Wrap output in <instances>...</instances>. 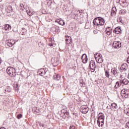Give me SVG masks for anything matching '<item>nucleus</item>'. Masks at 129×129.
<instances>
[{"instance_id":"nucleus-1","label":"nucleus","mask_w":129,"mask_h":129,"mask_svg":"<svg viewBox=\"0 0 129 129\" xmlns=\"http://www.w3.org/2000/svg\"><path fill=\"white\" fill-rule=\"evenodd\" d=\"M105 23L104 19L102 17H96L94 19L93 24L95 26H103Z\"/></svg>"},{"instance_id":"nucleus-2","label":"nucleus","mask_w":129,"mask_h":129,"mask_svg":"<svg viewBox=\"0 0 129 129\" xmlns=\"http://www.w3.org/2000/svg\"><path fill=\"white\" fill-rule=\"evenodd\" d=\"M6 72H7L8 74H9V75L12 77H15V76L17 75L16 69L12 67H8L6 70Z\"/></svg>"},{"instance_id":"nucleus-3","label":"nucleus","mask_w":129,"mask_h":129,"mask_svg":"<svg viewBox=\"0 0 129 129\" xmlns=\"http://www.w3.org/2000/svg\"><path fill=\"white\" fill-rule=\"evenodd\" d=\"M89 67L90 68L92 72H94L95 71V68H96L95 62L94 60H91Z\"/></svg>"},{"instance_id":"nucleus-4","label":"nucleus","mask_w":129,"mask_h":129,"mask_svg":"<svg viewBox=\"0 0 129 129\" xmlns=\"http://www.w3.org/2000/svg\"><path fill=\"white\" fill-rule=\"evenodd\" d=\"M89 109L88 107L85 105H83L80 107V111L82 113H84V114H86L88 112Z\"/></svg>"},{"instance_id":"nucleus-5","label":"nucleus","mask_w":129,"mask_h":129,"mask_svg":"<svg viewBox=\"0 0 129 129\" xmlns=\"http://www.w3.org/2000/svg\"><path fill=\"white\" fill-rule=\"evenodd\" d=\"M60 115L63 118H66V117L69 115V112L67 111V110L62 109L61 110V114H60Z\"/></svg>"},{"instance_id":"nucleus-6","label":"nucleus","mask_w":129,"mask_h":129,"mask_svg":"<svg viewBox=\"0 0 129 129\" xmlns=\"http://www.w3.org/2000/svg\"><path fill=\"white\" fill-rule=\"evenodd\" d=\"M112 47H113L114 49H119V48L121 47V42L120 41H114Z\"/></svg>"},{"instance_id":"nucleus-7","label":"nucleus","mask_w":129,"mask_h":129,"mask_svg":"<svg viewBox=\"0 0 129 129\" xmlns=\"http://www.w3.org/2000/svg\"><path fill=\"white\" fill-rule=\"evenodd\" d=\"M121 93L122 96H124V97L126 98L129 96V90H127V89L122 90Z\"/></svg>"},{"instance_id":"nucleus-8","label":"nucleus","mask_w":129,"mask_h":129,"mask_svg":"<svg viewBox=\"0 0 129 129\" xmlns=\"http://www.w3.org/2000/svg\"><path fill=\"white\" fill-rule=\"evenodd\" d=\"M111 72L116 78H118V76H119V72H117V70L116 68L112 69Z\"/></svg>"},{"instance_id":"nucleus-9","label":"nucleus","mask_w":129,"mask_h":129,"mask_svg":"<svg viewBox=\"0 0 129 129\" xmlns=\"http://www.w3.org/2000/svg\"><path fill=\"white\" fill-rule=\"evenodd\" d=\"M51 31L53 32V33H60V29L59 28V26H54L51 28Z\"/></svg>"},{"instance_id":"nucleus-10","label":"nucleus","mask_w":129,"mask_h":129,"mask_svg":"<svg viewBox=\"0 0 129 129\" xmlns=\"http://www.w3.org/2000/svg\"><path fill=\"white\" fill-rule=\"evenodd\" d=\"M65 37L66 38V44H68V45H69V44H71V43H72V38H71V37L68 35H66Z\"/></svg>"},{"instance_id":"nucleus-11","label":"nucleus","mask_w":129,"mask_h":129,"mask_svg":"<svg viewBox=\"0 0 129 129\" xmlns=\"http://www.w3.org/2000/svg\"><path fill=\"white\" fill-rule=\"evenodd\" d=\"M126 69H127V64L126 63H123L120 68V71L123 72L125 71Z\"/></svg>"},{"instance_id":"nucleus-12","label":"nucleus","mask_w":129,"mask_h":129,"mask_svg":"<svg viewBox=\"0 0 129 129\" xmlns=\"http://www.w3.org/2000/svg\"><path fill=\"white\" fill-rule=\"evenodd\" d=\"M82 60L83 63L85 64L86 63H87V61L88 60V58H87V56L86 54H84L82 55Z\"/></svg>"},{"instance_id":"nucleus-13","label":"nucleus","mask_w":129,"mask_h":129,"mask_svg":"<svg viewBox=\"0 0 129 129\" xmlns=\"http://www.w3.org/2000/svg\"><path fill=\"white\" fill-rule=\"evenodd\" d=\"M113 33L115 34H121V29L120 27H117L113 30Z\"/></svg>"},{"instance_id":"nucleus-14","label":"nucleus","mask_w":129,"mask_h":129,"mask_svg":"<svg viewBox=\"0 0 129 129\" xmlns=\"http://www.w3.org/2000/svg\"><path fill=\"white\" fill-rule=\"evenodd\" d=\"M106 34L109 36L111 35V33H112V28H111V27H108L106 29Z\"/></svg>"},{"instance_id":"nucleus-15","label":"nucleus","mask_w":129,"mask_h":129,"mask_svg":"<svg viewBox=\"0 0 129 129\" xmlns=\"http://www.w3.org/2000/svg\"><path fill=\"white\" fill-rule=\"evenodd\" d=\"M116 8L113 7L111 11V16L112 17H113L114 16H116Z\"/></svg>"},{"instance_id":"nucleus-16","label":"nucleus","mask_w":129,"mask_h":129,"mask_svg":"<svg viewBox=\"0 0 129 129\" xmlns=\"http://www.w3.org/2000/svg\"><path fill=\"white\" fill-rule=\"evenodd\" d=\"M96 61L97 63H102L103 62V58H102V56H101L100 57H95Z\"/></svg>"},{"instance_id":"nucleus-17","label":"nucleus","mask_w":129,"mask_h":129,"mask_svg":"<svg viewBox=\"0 0 129 129\" xmlns=\"http://www.w3.org/2000/svg\"><path fill=\"white\" fill-rule=\"evenodd\" d=\"M4 29L5 31H10L11 30L12 27L9 24H6L4 26Z\"/></svg>"},{"instance_id":"nucleus-18","label":"nucleus","mask_w":129,"mask_h":129,"mask_svg":"<svg viewBox=\"0 0 129 129\" xmlns=\"http://www.w3.org/2000/svg\"><path fill=\"white\" fill-rule=\"evenodd\" d=\"M39 72H40L39 73V75H40L41 76H43V75H45V74H46V72H45V70L43 69H40Z\"/></svg>"},{"instance_id":"nucleus-19","label":"nucleus","mask_w":129,"mask_h":129,"mask_svg":"<svg viewBox=\"0 0 129 129\" xmlns=\"http://www.w3.org/2000/svg\"><path fill=\"white\" fill-rule=\"evenodd\" d=\"M100 121L101 122H102V121H104V118H98V119H97L98 125H100Z\"/></svg>"},{"instance_id":"nucleus-20","label":"nucleus","mask_w":129,"mask_h":129,"mask_svg":"<svg viewBox=\"0 0 129 129\" xmlns=\"http://www.w3.org/2000/svg\"><path fill=\"white\" fill-rule=\"evenodd\" d=\"M32 111L33 113H39L40 110H39L37 107H34L32 108Z\"/></svg>"},{"instance_id":"nucleus-21","label":"nucleus","mask_w":129,"mask_h":129,"mask_svg":"<svg viewBox=\"0 0 129 129\" xmlns=\"http://www.w3.org/2000/svg\"><path fill=\"white\" fill-rule=\"evenodd\" d=\"M12 11H13V7H12V6H9L7 7L8 13H12Z\"/></svg>"},{"instance_id":"nucleus-22","label":"nucleus","mask_w":129,"mask_h":129,"mask_svg":"<svg viewBox=\"0 0 129 129\" xmlns=\"http://www.w3.org/2000/svg\"><path fill=\"white\" fill-rule=\"evenodd\" d=\"M57 23L59 25H61V26H64V25H65V22H64L63 20H57Z\"/></svg>"},{"instance_id":"nucleus-23","label":"nucleus","mask_w":129,"mask_h":129,"mask_svg":"<svg viewBox=\"0 0 129 129\" xmlns=\"http://www.w3.org/2000/svg\"><path fill=\"white\" fill-rule=\"evenodd\" d=\"M126 14V11L125 10H121L119 12V15H125Z\"/></svg>"},{"instance_id":"nucleus-24","label":"nucleus","mask_w":129,"mask_h":129,"mask_svg":"<svg viewBox=\"0 0 129 129\" xmlns=\"http://www.w3.org/2000/svg\"><path fill=\"white\" fill-rule=\"evenodd\" d=\"M122 82L124 85H127V84H128L129 81L127 80L126 79H124L123 80H122Z\"/></svg>"},{"instance_id":"nucleus-25","label":"nucleus","mask_w":129,"mask_h":129,"mask_svg":"<svg viewBox=\"0 0 129 129\" xmlns=\"http://www.w3.org/2000/svg\"><path fill=\"white\" fill-rule=\"evenodd\" d=\"M111 107L112 108H115V109H116L117 108V104L115 103H113L111 104Z\"/></svg>"},{"instance_id":"nucleus-26","label":"nucleus","mask_w":129,"mask_h":129,"mask_svg":"<svg viewBox=\"0 0 129 129\" xmlns=\"http://www.w3.org/2000/svg\"><path fill=\"white\" fill-rule=\"evenodd\" d=\"M98 118H104V114L102 113H99L98 114Z\"/></svg>"},{"instance_id":"nucleus-27","label":"nucleus","mask_w":129,"mask_h":129,"mask_svg":"<svg viewBox=\"0 0 129 129\" xmlns=\"http://www.w3.org/2000/svg\"><path fill=\"white\" fill-rule=\"evenodd\" d=\"M105 75L107 78H109V77L110 76V74H109V72L105 71Z\"/></svg>"},{"instance_id":"nucleus-28","label":"nucleus","mask_w":129,"mask_h":129,"mask_svg":"<svg viewBox=\"0 0 129 129\" xmlns=\"http://www.w3.org/2000/svg\"><path fill=\"white\" fill-rule=\"evenodd\" d=\"M120 1H121V3H122L123 5H124V6H126V4H127V2H127V0H119V2H120Z\"/></svg>"},{"instance_id":"nucleus-29","label":"nucleus","mask_w":129,"mask_h":129,"mask_svg":"<svg viewBox=\"0 0 129 129\" xmlns=\"http://www.w3.org/2000/svg\"><path fill=\"white\" fill-rule=\"evenodd\" d=\"M118 87H120V84H119V82H117L115 85V88H118Z\"/></svg>"},{"instance_id":"nucleus-30","label":"nucleus","mask_w":129,"mask_h":129,"mask_svg":"<svg viewBox=\"0 0 129 129\" xmlns=\"http://www.w3.org/2000/svg\"><path fill=\"white\" fill-rule=\"evenodd\" d=\"M14 43H12V42L9 41L7 42V46H9V47H13V45H14Z\"/></svg>"},{"instance_id":"nucleus-31","label":"nucleus","mask_w":129,"mask_h":129,"mask_svg":"<svg viewBox=\"0 0 129 129\" xmlns=\"http://www.w3.org/2000/svg\"><path fill=\"white\" fill-rule=\"evenodd\" d=\"M124 113H126V115L129 116V109L125 110H124Z\"/></svg>"},{"instance_id":"nucleus-32","label":"nucleus","mask_w":129,"mask_h":129,"mask_svg":"<svg viewBox=\"0 0 129 129\" xmlns=\"http://www.w3.org/2000/svg\"><path fill=\"white\" fill-rule=\"evenodd\" d=\"M103 124H104V121H100V125H98V126L100 127V126H103Z\"/></svg>"},{"instance_id":"nucleus-33","label":"nucleus","mask_w":129,"mask_h":129,"mask_svg":"<svg viewBox=\"0 0 129 129\" xmlns=\"http://www.w3.org/2000/svg\"><path fill=\"white\" fill-rule=\"evenodd\" d=\"M121 21H122V19H121V18L120 17L118 18L117 19V22H118V23H121Z\"/></svg>"},{"instance_id":"nucleus-34","label":"nucleus","mask_w":129,"mask_h":129,"mask_svg":"<svg viewBox=\"0 0 129 129\" xmlns=\"http://www.w3.org/2000/svg\"><path fill=\"white\" fill-rule=\"evenodd\" d=\"M53 43H52V40H49V46H50V47H53Z\"/></svg>"},{"instance_id":"nucleus-35","label":"nucleus","mask_w":129,"mask_h":129,"mask_svg":"<svg viewBox=\"0 0 129 129\" xmlns=\"http://www.w3.org/2000/svg\"><path fill=\"white\" fill-rule=\"evenodd\" d=\"M17 117L18 119H20V118H21V117H23V115H22L21 114H18L17 115Z\"/></svg>"},{"instance_id":"nucleus-36","label":"nucleus","mask_w":129,"mask_h":129,"mask_svg":"<svg viewBox=\"0 0 129 129\" xmlns=\"http://www.w3.org/2000/svg\"><path fill=\"white\" fill-rule=\"evenodd\" d=\"M126 128H129V122L125 124Z\"/></svg>"},{"instance_id":"nucleus-37","label":"nucleus","mask_w":129,"mask_h":129,"mask_svg":"<svg viewBox=\"0 0 129 129\" xmlns=\"http://www.w3.org/2000/svg\"><path fill=\"white\" fill-rule=\"evenodd\" d=\"M80 83H81V84H82V85H81V86H82H82H83V87L85 86V83L84 82H82L81 83V82H80Z\"/></svg>"},{"instance_id":"nucleus-38","label":"nucleus","mask_w":129,"mask_h":129,"mask_svg":"<svg viewBox=\"0 0 129 129\" xmlns=\"http://www.w3.org/2000/svg\"><path fill=\"white\" fill-rule=\"evenodd\" d=\"M73 114L74 116H75V117H76V116H78V114H77V113H73Z\"/></svg>"},{"instance_id":"nucleus-39","label":"nucleus","mask_w":129,"mask_h":129,"mask_svg":"<svg viewBox=\"0 0 129 129\" xmlns=\"http://www.w3.org/2000/svg\"><path fill=\"white\" fill-rule=\"evenodd\" d=\"M55 78H56V79L57 80H60V76L56 75Z\"/></svg>"},{"instance_id":"nucleus-40","label":"nucleus","mask_w":129,"mask_h":129,"mask_svg":"<svg viewBox=\"0 0 129 129\" xmlns=\"http://www.w3.org/2000/svg\"><path fill=\"white\" fill-rule=\"evenodd\" d=\"M40 126H42V127H45V124H44L43 123L40 124Z\"/></svg>"},{"instance_id":"nucleus-41","label":"nucleus","mask_w":129,"mask_h":129,"mask_svg":"<svg viewBox=\"0 0 129 129\" xmlns=\"http://www.w3.org/2000/svg\"><path fill=\"white\" fill-rule=\"evenodd\" d=\"M101 57V54H100V53H99L98 54V58H100Z\"/></svg>"},{"instance_id":"nucleus-42","label":"nucleus","mask_w":129,"mask_h":129,"mask_svg":"<svg viewBox=\"0 0 129 129\" xmlns=\"http://www.w3.org/2000/svg\"><path fill=\"white\" fill-rule=\"evenodd\" d=\"M93 33L94 34H97V31L96 30H94Z\"/></svg>"},{"instance_id":"nucleus-43","label":"nucleus","mask_w":129,"mask_h":129,"mask_svg":"<svg viewBox=\"0 0 129 129\" xmlns=\"http://www.w3.org/2000/svg\"><path fill=\"white\" fill-rule=\"evenodd\" d=\"M21 33L22 35H26V32H21Z\"/></svg>"},{"instance_id":"nucleus-44","label":"nucleus","mask_w":129,"mask_h":129,"mask_svg":"<svg viewBox=\"0 0 129 129\" xmlns=\"http://www.w3.org/2000/svg\"><path fill=\"white\" fill-rule=\"evenodd\" d=\"M120 85H121V84H123V82H122V80L120 81Z\"/></svg>"},{"instance_id":"nucleus-45","label":"nucleus","mask_w":129,"mask_h":129,"mask_svg":"<svg viewBox=\"0 0 129 129\" xmlns=\"http://www.w3.org/2000/svg\"><path fill=\"white\" fill-rule=\"evenodd\" d=\"M110 108H111L109 107L108 106H107L106 107L107 109H110Z\"/></svg>"},{"instance_id":"nucleus-46","label":"nucleus","mask_w":129,"mask_h":129,"mask_svg":"<svg viewBox=\"0 0 129 129\" xmlns=\"http://www.w3.org/2000/svg\"><path fill=\"white\" fill-rule=\"evenodd\" d=\"M3 62V60H2V58H1L0 57V65H1V63Z\"/></svg>"},{"instance_id":"nucleus-47","label":"nucleus","mask_w":129,"mask_h":129,"mask_svg":"<svg viewBox=\"0 0 129 129\" xmlns=\"http://www.w3.org/2000/svg\"><path fill=\"white\" fill-rule=\"evenodd\" d=\"M0 129H6V128H5V127H1L0 128Z\"/></svg>"},{"instance_id":"nucleus-48","label":"nucleus","mask_w":129,"mask_h":129,"mask_svg":"<svg viewBox=\"0 0 129 129\" xmlns=\"http://www.w3.org/2000/svg\"><path fill=\"white\" fill-rule=\"evenodd\" d=\"M122 77V75H120V78H121V77Z\"/></svg>"},{"instance_id":"nucleus-49","label":"nucleus","mask_w":129,"mask_h":129,"mask_svg":"<svg viewBox=\"0 0 129 129\" xmlns=\"http://www.w3.org/2000/svg\"><path fill=\"white\" fill-rule=\"evenodd\" d=\"M2 85H5V83H3Z\"/></svg>"},{"instance_id":"nucleus-50","label":"nucleus","mask_w":129,"mask_h":129,"mask_svg":"<svg viewBox=\"0 0 129 129\" xmlns=\"http://www.w3.org/2000/svg\"><path fill=\"white\" fill-rule=\"evenodd\" d=\"M3 0H0V3H1V2H2Z\"/></svg>"},{"instance_id":"nucleus-51","label":"nucleus","mask_w":129,"mask_h":129,"mask_svg":"<svg viewBox=\"0 0 129 129\" xmlns=\"http://www.w3.org/2000/svg\"><path fill=\"white\" fill-rule=\"evenodd\" d=\"M6 92H7V90H5Z\"/></svg>"}]
</instances>
